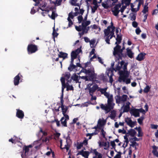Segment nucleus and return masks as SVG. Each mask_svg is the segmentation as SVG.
I'll return each instance as SVG.
<instances>
[{
	"instance_id": "1",
	"label": "nucleus",
	"mask_w": 158,
	"mask_h": 158,
	"mask_svg": "<svg viewBox=\"0 0 158 158\" xmlns=\"http://www.w3.org/2000/svg\"><path fill=\"white\" fill-rule=\"evenodd\" d=\"M118 65L116 66L115 68H113V70L115 71H118L119 74L122 76V77L124 81L125 78L128 77L129 75V72L127 70L128 63H125L124 61L122 60L120 63L118 62Z\"/></svg>"
},
{
	"instance_id": "2",
	"label": "nucleus",
	"mask_w": 158,
	"mask_h": 158,
	"mask_svg": "<svg viewBox=\"0 0 158 158\" xmlns=\"http://www.w3.org/2000/svg\"><path fill=\"white\" fill-rule=\"evenodd\" d=\"M107 104H101L100 105V108L105 111V113L107 114L113 109L115 105V103L114 102L113 95L110 94V96L107 98Z\"/></svg>"
},
{
	"instance_id": "3",
	"label": "nucleus",
	"mask_w": 158,
	"mask_h": 158,
	"mask_svg": "<svg viewBox=\"0 0 158 158\" xmlns=\"http://www.w3.org/2000/svg\"><path fill=\"white\" fill-rule=\"evenodd\" d=\"M125 49L124 46H123L122 48H121V46L119 45H117L114 47L113 53L116 60H122L123 57H126V55L123 53V51Z\"/></svg>"
},
{
	"instance_id": "4",
	"label": "nucleus",
	"mask_w": 158,
	"mask_h": 158,
	"mask_svg": "<svg viewBox=\"0 0 158 158\" xmlns=\"http://www.w3.org/2000/svg\"><path fill=\"white\" fill-rule=\"evenodd\" d=\"M90 23L89 21H85L84 20L81 25L79 26H75L76 29L78 31H81L78 34L81 37L84 34H86L88 32L89 30V27L87 26Z\"/></svg>"
},
{
	"instance_id": "5",
	"label": "nucleus",
	"mask_w": 158,
	"mask_h": 158,
	"mask_svg": "<svg viewBox=\"0 0 158 158\" xmlns=\"http://www.w3.org/2000/svg\"><path fill=\"white\" fill-rule=\"evenodd\" d=\"M114 31L115 30L113 29L108 27L104 30L103 32L104 34V38L107 44H110V40L113 37H115L114 35Z\"/></svg>"
},
{
	"instance_id": "6",
	"label": "nucleus",
	"mask_w": 158,
	"mask_h": 158,
	"mask_svg": "<svg viewBox=\"0 0 158 158\" xmlns=\"http://www.w3.org/2000/svg\"><path fill=\"white\" fill-rule=\"evenodd\" d=\"M116 103L118 105L120 104L124 105L127 100L129 99L127 95L123 94L121 96L118 95L114 97Z\"/></svg>"
},
{
	"instance_id": "7",
	"label": "nucleus",
	"mask_w": 158,
	"mask_h": 158,
	"mask_svg": "<svg viewBox=\"0 0 158 158\" xmlns=\"http://www.w3.org/2000/svg\"><path fill=\"white\" fill-rule=\"evenodd\" d=\"M98 88L99 87L96 84H93V83H89L87 85L85 89L88 90L89 94H93L96 90L98 89Z\"/></svg>"
},
{
	"instance_id": "8",
	"label": "nucleus",
	"mask_w": 158,
	"mask_h": 158,
	"mask_svg": "<svg viewBox=\"0 0 158 158\" xmlns=\"http://www.w3.org/2000/svg\"><path fill=\"white\" fill-rule=\"evenodd\" d=\"M79 14L78 12H76L74 13L72 11L70 12L68 15V17L67 18V20L69 22L68 27H70L73 24V22L72 19H73L74 17L76 16Z\"/></svg>"
},
{
	"instance_id": "9",
	"label": "nucleus",
	"mask_w": 158,
	"mask_h": 158,
	"mask_svg": "<svg viewBox=\"0 0 158 158\" xmlns=\"http://www.w3.org/2000/svg\"><path fill=\"white\" fill-rule=\"evenodd\" d=\"M83 72L85 73L86 74L89 75H90V77L92 79H93L95 77V74L94 73V69L93 68L91 69H83L81 71V72Z\"/></svg>"
},
{
	"instance_id": "10",
	"label": "nucleus",
	"mask_w": 158,
	"mask_h": 158,
	"mask_svg": "<svg viewBox=\"0 0 158 158\" xmlns=\"http://www.w3.org/2000/svg\"><path fill=\"white\" fill-rule=\"evenodd\" d=\"M37 50L36 46L33 44L29 45L27 47V51L28 54H31L35 52Z\"/></svg>"
},
{
	"instance_id": "11",
	"label": "nucleus",
	"mask_w": 158,
	"mask_h": 158,
	"mask_svg": "<svg viewBox=\"0 0 158 158\" xmlns=\"http://www.w3.org/2000/svg\"><path fill=\"white\" fill-rule=\"evenodd\" d=\"M125 105H122L123 106L121 107V112L124 113L125 112H128L129 111L130 106V105H131V103L129 102H127L125 103Z\"/></svg>"
},
{
	"instance_id": "12",
	"label": "nucleus",
	"mask_w": 158,
	"mask_h": 158,
	"mask_svg": "<svg viewBox=\"0 0 158 158\" xmlns=\"http://www.w3.org/2000/svg\"><path fill=\"white\" fill-rule=\"evenodd\" d=\"M121 4L119 3L115 5L112 9V12L114 15L115 16L118 15L119 12L120 11V9H119L121 8Z\"/></svg>"
},
{
	"instance_id": "13",
	"label": "nucleus",
	"mask_w": 158,
	"mask_h": 158,
	"mask_svg": "<svg viewBox=\"0 0 158 158\" xmlns=\"http://www.w3.org/2000/svg\"><path fill=\"white\" fill-rule=\"evenodd\" d=\"M107 89V88H101L99 87L98 90L102 94H104L106 98H107L110 97V95L109 93L106 92Z\"/></svg>"
},
{
	"instance_id": "14",
	"label": "nucleus",
	"mask_w": 158,
	"mask_h": 158,
	"mask_svg": "<svg viewBox=\"0 0 158 158\" xmlns=\"http://www.w3.org/2000/svg\"><path fill=\"white\" fill-rule=\"evenodd\" d=\"M66 144L65 145L64 147L63 148H62V141L61 140L60 142V148H65L67 150H68L69 149V147L70 144V139L69 138V137H67L66 138Z\"/></svg>"
},
{
	"instance_id": "15",
	"label": "nucleus",
	"mask_w": 158,
	"mask_h": 158,
	"mask_svg": "<svg viewBox=\"0 0 158 158\" xmlns=\"http://www.w3.org/2000/svg\"><path fill=\"white\" fill-rule=\"evenodd\" d=\"M82 52L81 48H77L75 51H72L71 54V56L74 58H76L78 55L81 52Z\"/></svg>"
},
{
	"instance_id": "16",
	"label": "nucleus",
	"mask_w": 158,
	"mask_h": 158,
	"mask_svg": "<svg viewBox=\"0 0 158 158\" xmlns=\"http://www.w3.org/2000/svg\"><path fill=\"white\" fill-rule=\"evenodd\" d=\"M90 152L88 151H84L81 150L79 151L77 155H80L84 157L85 158H88Z\"/></svg>"
},
{
	"instance_id": "17",
	"label": "nucleus",
	"mask_w": 158,
	"mask_h": 158,
	"mask_svg": "<svg viewBox=\"0 0 158 158\" xmlns=\"http://www.w3.org/2000/svg\"><path fill=\"white\" fill-rule=\"evenodd\" d=\"M61 108L62 114L65 118H66L67 119H69V116L66 114L68 109V108L67 106H61Z\"/></svg>"
},
{
	"instance_id": "18",
	"label": "nucleus",
	"mask_w": 158,
	"mask_h": 158,
	"mask_svg": "<svg viewBox=\"0 0 158 158\" xmlns=\"http://www.w3.org/2000/svg\"><path fill=\"white\" fill-rule=\"evenodd\" d=\"M88 139H85L82 142L77 143V148L78 149H80L83 146V145H87L88 144Z\"/></svg>"
},
{
	"instance_id": "19",
	"label": "nucleus",
	"mask_w": 158,
	"mask_h": 158,
	"mask_svg": "<svg viewBox=\"0 0 158 158\" xmlns=\"http://www.w3.org/2000/svg\"><path fill=\"white\" fill-rule=\"evenodd\" d=\"M146 55L145 53H141L138 55L136 57V59L139 61H141L144 59Z\"/></svg>"
},
{
	"instance_id": "20",
	"label": "nucleus",
	"mask_w": 158,
	"mask_h": 158,
	"mask_svg": "<svg viewBox=\"0 0 158 158\" xmlns=\"http://www.w3.org/2000/svg\"><path fill=\"white\" fill-rule=\"evenodd\" d=\"M107 75L109 78V82L112 84L113 81V80L112 78V76L114 75L113 70H109L108 73H107Z\"/></svg>"
},
{
	"instance_id": "21",
	"label": "nucleus",
	"mask_w": 158,
	"mask_h": 158,
	"mask_svg": "<svg viewBox=\"0 0 158 158\" xmlns=\"http://www.w3.org/2000/svg\"><path fill=\"white\" fill-rule=\"evenodd\" d=\"M92 152L95 155V156L94 157V158H102V154L98 153L96 149L93 150L92 151Z\"/></svg>"
},
{
	"instance_id": "22",
	"label": "nucleus",
	"mask_w": 158,
	"mask_h": 158,
	"mask_svg": "<svg viewBox=\"0 0 158 158\" xmlns=\"http://www.w3.org/2000/svg\"><path fill=\"white\" fill-rule=\"evenodd\" d=\"M139 110L138 109H133L131 111L130 113L135 117H139Z\"/></svg>"
},
{
	"instance_id": "23",
	"label": "nucleus",
	"mask_w": 158,
	"mask_h": 158,
	"mask_svg": "<svg viewBox=\"0 0 158 158\" xmlns=\"http://www.w3.org/2000/svg\"><path fill=\"white\" fill-rule=\"evenodd\" d=\"M64 78L65 79V80L67 81V82L70 83L71 81V78L70 77V74L69 72H66L64 74Z\"/></svg>"
},
{
	"instance_id": "24",
	"label": "nucleus",
	"mask_w": 158,
	"mask_h": 158,
	"mask_svg": "<svg viewBox=\"0 0 158 158\" xmlns=\"http://www.w3.org/2000/svg\"><path fill=\"white\" fill-rule=\"evenodd\" d=\"M17 113L16 115L18 118L22 119L24 116L23 112L21 110L17 109Z\"/></svg>"
},
{
	"instance_id": "25",
	"label": "nucleus",
	"mask_w": 158,
	"mask_h": 158,
	"mask_svg": "<svg viewBox=\"0 0 158 158\" xmlns=\"http://www.w3.org/2000/svg\"><path fill=\"white\" fill-rule=\"evenodd\" d=\"M127 53L128 56L130 58H132L133 57L134 53L131 51V50L129 48H127L126 49Z\"/></svg>"
},
{
	"instance_id": "26",
	"label": "nucleus",
	"mask_w": 158,
	"mask_h": 158,
	"mask_svg": "<svg viewBox=\"0 0 158 158\" xmlns=\"http://www.w3.org/2000/svg\"><path fill=\"white\" fill-rule=\"evenodd\" d=\"M125 122L127 124L131 127H133L135 125L134 123L130 118H126L125 119Z\"/></svg>"
},
{
	"instance_id": "27",
	"label": "nucleus",
	"mask_w": 158,
	"mask_h": 158,
	"mask_svg": "<svg viewBox=\"0 0 158 158\" xmlns=\"http://www.w3.org/2000/svg\"><path fill=\"white\" fill-rule=\"evenodd\" d=\"M71 80H73L74 81H75L76 83H81L79 81V78L78 76L76 74H74L71 77Z\"/></svg>"
},
{
	"instance_id": "28",
	"label": "nucleus",
	"mask_w": 158,
	"mask_h": 158,
	"mask_svg": "<svg viewBox=\"0 0 158 158\" xmlns=\"http://www.w3.org/2000/svg\"><path fill=\"white\" fill-rule=\"evenodd\" d=\"M20 80V77L19 74L16 76L14 78V84L15 85H18L19 83Z\"/></svg>"
},
{
	"instance_id": "29",
	"label": "nucleus",
	"mask_w": 158,
	"mask_h": 158,
	"mask_svg": "<svg viewBox=\"0 0 158 158\" xmlns=\"http://www.w3.org/2000/svg\"><path fill=\"white\" fill-rule=\"evenodd\" d=\"M77 0H70L69 2L71 5L74 6H77L80 7L81 4L77 3Z\"/></svg>"
},
{
	"instance_id": "30",
	"label": "nucleus",
	"mask_w": 158,
	"mask_h": 158,
	"mask_svg": "<svg viewBox=\"0 0 158 158\" xmlns=\"http://www.w3.org/2000/svg\"><path fill=\"white\" fill-rule=\"evenodd\" d=\"M67 54L64 53L62 52H60L58 54V57L59 58H63V60H64L67 57Z\"/></svg>"
},
{
	"instance_id": "31",
	"label": "nucleus",
	"mask_w": 158,
	"mask_h": 158,
	"mask_svg": "<svg viewBox=\"0 0 158 158\" xmlns=\"http://www.w3.org/2000/svg\"><path fill=\"white\" fill-rule=\"evenodd\" d=\"M29 151V149L28 148V147L25 146L23 147V152H24V154H23V153H22L21 156L22 158H23L25 156H26V153L28 152Z\"/></svg>"
},
{
	"instance_id": "32",
	"label": "nucleus",
	"mask_w": 158,
	"mask_h": 158,
	"mask_svg": "<svg viewBox=\"0 0 158 158\" xmlns=\"http://www.w3.org/2000/svg\"><path fill=\"white\" fill-rule=\"evenodd\" d=\"M69 119H66V118H65L64 116L61 119V123L64 127H67V121Z\"/></svg>"
},
{
	"instance_id": "33",
	"label": "nucleus",
	"mask_w": 158,
	"mask_h": 158,
	"mask_svg": "<svg viewBox=\"0 0 158 158\" xmlns=\"http://www.w3.org/2000/svg\"><path fill=\"white\" fill-rule=\"evenodd\" d=\"M122 40V35H117V37L116 38V41L115 43V44L117 45H118L121 42V41Z\"/></svg>"
},
{
	"instance_id": "34",
	"label": "nucleus",
	"mask_w": 158,
	"mask_h": 158,
	"mask_svg": "<svg viewBox=\"0 0 158 158\" xmlns=\"http://www.w3.org/2000/svg\"><path fill=\"white\" fill-rule=\"evenodd\" d=\"M109 143H108L106 142H102V144L101 142L99 143V146H104L105 148H104V149L106 150L109 148Z\"/></svg>"
},
{
	"instance_id": "35",
	"label": "nucleus",
	"mask_w": 158,
	"mask_h": 158,
	"mask_svg": "<svg viewBox=\"0 0 158 158\" xmlns=\"http://www.w3.org/2000/svg\"><path fill=\"white\" fill-rule=\"evenodd\" d=\"M47 4L45 3H44L43 4H41L40 5V6L41 8H40V9L42 11H44L48 12L49 11V10L47 9H44L43 8L45 7L46 6Z\"/></svg>"
},
{
	"instance_id": "36",
	"label": "nucleus",
	"mask_w": 158,
	"mask_h": 158,
	"mask_svg": "<svg viewBox=\"0 0 158 158\" xmlns=\"http://www.w3.org/2000/svg\"><path fill=\"white\" fill-rule=\"evenodd\" d=\"M153 150H152V152L155 156L158 157V152L157 151V148L155 146H154L153 147Z\"/></svg>"
},
{
	"instance_id": "37",
	"label": "nucleus",
	"mask_w": 158,
	"mask_h": 158,
	"mask_svg": "<svg viewBox=\"0 0 158 158\" xmlns=\"http://www.w3.org/2000/svg\"><path fill=\"white\" fill-rule=\"evenodd\" d=\"M69 82H67L66 84V87L67 88V90H73V87L71 85H70L69 84Z\"/></svg>"
},
{
	"instance_id": "38",
	"label": "nucleus",
	"mask_w": 158,
	"mask_h": 158,
	"mask_svg": "<svg viewBox=\"0 0 158 158\" xmlns=\"http://www.w3.org/2000/svg\"><path fill=\"white\" fill-rule=\"evenodd\" d=\"M40 130L39 133L38 134H37V135L38 137H40V136L39 135L40 132H41L43 133V136H46L47 135V134H48L47 133L46 131H43L42 130V129L40 127Z\"/></svg>"
},
{
	"instance_id": "39",
	"label": "nucleus",
	"mask_w": 158,
	"mask_h": 158,
	"mask_svg": "<svg viewBox=\"0 0 158 158\" xmlns=\"http://www.w3.org/2000/svg\"><path fill=\"white\" fill-rule=\"evenodd\" d=\"M129 134L132 136H134L136 133V131L133 129H131L129 131Z\"/></svg>"
},
{
	"instance_id": "40",
	"label": "nucleus",
	"mask_w": 158,
	"mask_h": 158,
	"mask_svg": "<svg viewBox=\"0 0 158 158\" xmlns=\"http://www.w3.org/2000/svg\"><path fill=\"white\" fill-rule=\"evenodd\" d=\"M151 88V85H147L146 87L144 88L143 91L145 93H148L150 90Z\"/></svg>"
},
{
	"instance_id": "41",
	"label": "nucleus",
	"mask_w": 158,
	"mask_h": 158,
	"mask_svg": "<svg viewBox=\"0 0 158 158\" xmlns=\"http://www.w3.org/2000/svg\"><path fill=\"white\" fill-rule=\"evenodd\" d=\"M90 7L91 9V13L93 14L95 12L96 10H97L98 8V7H97V6H91Z\"/></svg>"
},
{
	"instance_id": "42",
	"label": "nucleus",
	"mask_w": 158,
	"mask_h": 158,
	"mask_svg": "<svg viewBox=\"0 0 158 158\" xmlns=\"http://www.w3.org/2000/svg\"><path fill=\"white\" fill-rule=\"evenodd\" d=\"M131 0H122V3L123 4L128 6L131 1Z\"/></svg>"
},
{
	"instance_id": "43",
	"label": "nucleus",
	"mask_w": 158,
	"mask_h": 158,
	"mask_svg": "<svg viewBox=\"0 0 158 158\" xmlns=\"http://www.w3.org/2000/svg\"><path fill=\"white\" fill-rule=\"evenodd\" d=\"M95 42V40L94 39H93L89 41L90 45V47L93 48L95 47L94 44Z\"/></svg>"
},
{
	"instance_id": "44",
	"label": "nucleus",
	"mask_w": 158,
	"mask_h": 158,
	"mask_svg": "<svg viewBox=\"0 0 158 158\" xmlns=\"http://www.w3.org/2000/svg\"><path fill=\"white\" fill-rule=\"evenodd\" d=\"M135 129H137V131H138V137H141L143 135V133L142 132L141 129L140 127H139L138 128H135Z\"/></svg>"
},
{
	"instance_id": "45",
	"label": "nucleus",
	"mask_w": 158,
	"mask_h": 158,
	"mask_svg": "<svg viewBox=\"0 0 158 158\" xmlns=\"http://www.w3.org/2000/svg\"><path fill=\"white\" fill-rule=\"evenodd\" d=\"M91 27H92V28L93 29H98V31L99 32H100V31L101 29L100 27L95 24H94L93 25H91Z\"/></svg>"
},
{
	"instance_id": "46",
	"label": "nucleus",
	"mask_w": 158,
	"mask_h": 158,
	"mask_svg": "<svg viewBox=\"0 0 158 158\" xmlns=\"http://www.w3.org/2000/svg\"><path fill=\"white\" fill-rule=\"evenodd\" d=\"M76 66L73 64H70L69 66L68 67V70L70 71H72L73 69L76 68Z\"/></svg>"
},
{
	"instance_id": "47",
	"label": "nucleus",
	"mask_w": 158,
	"mask_h": 158,
	"mask_svg": "<svg viewBox=\"0 0 158 158\" xmlns=\"http://www.w3.org/2000/svg\"><path fill=\"white\" fill-rule=\"evenodd\" d=\"M77 19L78 20V22L79 23H81L82 22V23L83 20V18L81 15H80L78 16Z\"/></svg>"
},
{
	"instance_id": "48",
	"label": "nucleus",
	"mask_w": 158,
	"mask_h": 158,
	"mask_svg": "<svg viewBox=\"0 0 158 158\" xmlns=\"http://www.w3.org/2000/svg\"><path fill=\"white\" fill-rule=\"evenodd\" d=\"M62 0H55V1L53 2L55 4H57V6H59L61 4Z\"/></svg>"
},
{
	"instance_id": "49",
	"label": "nucleus",
	"mask_w": 158,
	"mask_h": 158,
	"mask_svg": "<svg viewBox=\"0 0 158 158\" xmlns=\"http://www.w3.org/2000/svg\"><path fill=\"white\" fill-rule=\"evenodd\" d=\"M102 5L105 9H108L109 7V6L107 2L102 3Z\"/></svg>"
},
{
	"instance_id": "50",
	"label": "nucleus",
	"mask_w": 158,
	"mask_h": 158,
	"mask_svg": "<svg viewBox=\"0 0 158 158\" xmlns=\"http://www.w3.org/2000/svg\"><path fill=\"white\" fill-rule=\"evenodd\" d=\"M118 131V133H122L123 134H125L126 133V131L124 128H123L122 129H119Z\"/></svg>"
},
{
	"instance_id": "51",
	"label": "nucleus",
	"mask_w": 158,
	"mask_h": 158,
	"mask_svg": "<svg viewBox=\"0 0 158 158\" xmlns=\"http://www.w3.org/2000/svg\"><path fill=\"white\" fill-rule=\"evenodd\" d=\"M144 119V117H141L139 118L138 119V123L140 124H141L143 122V121Z\"/></svg>"
},
{
	"instance_id": "52",
	"label": "nucleus",
	"mask_w": 158,
	"mask_h": 158,
	"mask_svg": "<svg viewBox=\"0 0 158 158\" xmlns=\"http://www.w3.org/2000/svg\"><path fill=\"white\" fill-rule=\"evenodd\" d=\"M98 0H93L92 4L94 5V6H97V7H98L99 6L98 5Z\"/></svg>"
},
{
	"instance_id": "53",
	"label": "nucleus",
	"mask_w": 158,
	"mask_h": 158,
	"mask_svg": "<svg viewBox=\"0 0 158 158\" xmlns=\"http://www.w3.org/2000/svg\"><path fill=\"white\" fill-rule=\"evenodd\" d=\"M65 79L63 77H62L60 79V81L62 83V86L63 85H66V84L65 83Z\"/></svg>"
},
{
	"instance_id": "54",
	"label": "nucleus",
	"mask_w": 158,
	"mask_h": 158,
	"mask_svg": "<svg viewBox=\"0 0 158 158\" xmlns=\"http://www.w3.org/2000/svg\"><path fill=\"white\" fill-rule=\"evenodd\" d=\"M57 16L56 14L53 11L52 13V14L51 16V18L53 19H55L56 16Z\"/></svg>"
},
{
	"instance_id": "55",
	"label": "nucleus",
	"mask_w": 158,
	"mask_h": 158,
	"mask_svg": "<svg viewBox=\"0 0 158 158\" xmlns=\"http://www.w3.org/2000/svg\"><path fill=\"white\" fill-rule=\"evenodd\" d=\"M60 103L61 106H64V100H63V94H61V97H60Z\"/></svg>"
},
{
	"instance_id": "56",
	"label": "nucleus",
	"mask_w": 158,
	"mask_h": 158,
	"mask_svg": "<svg viewBox=\"0 0 158 158\" xmlns=\"http://www.w3.org/2000/svg\"><path fill=\"white\" fill-rule=\"evenodd\" d=\"M148 11V7H144L143 9L142 10V12L144 14H146Z\"/></svg>"
},
{
	"instance_id": "57",
	"label": "nucleus",
	"mask_w": 158,
	"mask_h": 158,
	"mask_svg": "<svg viewBox=\"0 0 158 158\" xmlns=\"http://www.w3.org/2000/svg\"><path fill=\"white\" fill-rule=\"evenodd\" d=\"M127 77H127L125 78V81H124L123 80V78L122 77V76L121 77V78H122L123 81H124V82L125 81L126 83V84H129L130 83V82H131V80H130V79H126V78H127Z\"/></svg>"
},
{
	"instance_id": "58",
	"label": "nucleus",
	"mask_w": 158,
	"mask_h": 158,
	"mask_svg": "<svg viewBox=\"0 0 158 158\" xmlns=\"http://www.w3.org/2000/svg\"><path fill=\"white\" fill-rule=\"evenodd\" d=\"M151 127L152 129H157L158 127V125L154 124H151Z\"/></svg>"
},
{
	"instance_id": "59",
	"label": "nucleus",
	"mask_w": 158,
	"mask_h": 158,
	"mask_svg": "<svg viewBox=\"0 0 158 158\" xmlns=\"http://www.w3.org/2000/svg\"><path fill=\"white\" fill-rule=\"evenodd\" d=\"M50 139V137H46L44 139H42V141L43 142H46L48 141V142L49 141Z\"/></svg>"
},
{
	"instance_id": "60",
	"label": "nucleus",
	"mask_w": 158,
	"mask_h": 158,
	"mask_svg": "<svg viewBox=\"0 0 158 158\" xmlns=\"http://www.w3.org/2000/svg\"><path fill=\"white\" fill-rule=\"evenodd\" d=\"M127 6V5H125V6H123L120 8V11L122 13H123V12L124 10L126 9Z\"/></svg>"
},
{
	"instance_id": "61",
	"label": "nucleus",
	"mask_w": 158,
	"mask_h": 158,
	"mask_svg": "<svg viewBox=\"0 0 158 158\" xmlns=\"http://www.w3.org/2000/svg\"><path fill=\"white\" fill-rule=\"evenodd\" d=\"M121 153L120 152H118L114 157V158H121Z\"/></svg>"
},
{
	"instance_id": "62",
	"label": "nucleus",
	"mask_w": 158,
	"mask_h": 158,
	"mask_svg": "<svg viewBox=\"0 0 158 158\" xmlns=\"http://www.w3.org/2000/svg\"><path fill=\"white\" fill-rule=\"evenodd\" d=\"M101 23L102 25H106L107 23V22L106 20H102L101 22Z\"/></svg>"
},
{
	"instance_id": "63",
	"label": "nucleus",
	"mask_w": 158,
	"mask_h": 158,
	"mask_svg": "<svg viewBox=\"0 0 158 158\" xmlns=\"http://www.w3.org/2000/svg\"><path fill=\"white\" fill-rule=\"evenodd\" d=\"M101 133L102 135L103 136V137L104 138H106L105 137V134H106V132L104 131V130L103 129H102L101 131Z\"/></svg>"
},
{
	"instance_id": "64",
	"label": "nucleus",
	"mask_w": 158,
	"mask_h": 158,
	"mask_svg": "<svg viewBox=\"0 0 158 158\" xmlns=\"http://www.w3.org/2000/svg\"><path fill=\"white\" fill-rule=\"evenodd\" d=\"M141 32V30H140L139 28H137L135 30V32L137 35L139 34Z\"/></svg>"
}]
</instances>
